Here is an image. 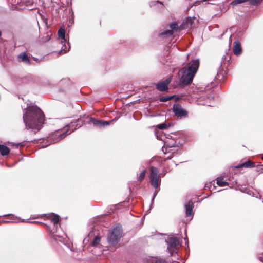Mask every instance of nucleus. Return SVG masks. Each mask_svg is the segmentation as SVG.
Returning a JSON list of instances; mask_svg holds the SVG:
<instances>
[{
    "instance_id": "nucleus-7",
    "label": "nucleus",
    "mask_w": 263,
    "mask_h": 263,
    "mask_svg": "<svg viewBox=\"0 0 263 263\" xmlns=\"http://www.w3.org/2000/svg\"><path fill=\"white\" fill-rule=\"evenodd\" d=\"M90 123L95 125H96L99 127L105 126L109 124L111 121H104L102 120H96L94 118H91L90 120Z\"/></svg>"
},
{
    "instance_id": "nucleus-24",
    "label": "nucleus",
    "mask_w": 263,
    "mask_h": 263,
    "mask_svg": "<svg viewBox=\"0 0 263 263\" xmlns=\"http://www.w3.org/2000/svg\"><path fill=\"white\" fill-rule=\"evenodd\" d=\"M172 98V97H163L160 98V100L161 102H165V101H167L170 100Z\"/></svg>"
},
{
    "instance_id": "nucleus-2",
    "label": "nucleus",
    "mask_w": 263,
    "mask_h": 263,
    "mask_svg": "<svg viewBox=\"0 0 263 263\" xmlns=\"http://www.w3.org/2000/svg\"><path fill=\"white\" fill-rule=\"evenodd\" d=\"M199 65L198 60H194L190 63L187 67L183 68L179 71L181 76L180 82L184 85L190 84L196 73Z\"/></svg>"
},
{
    "instance_id": "nucleus-22",
    "label": "nucleus",
    "mask_w": 263,
    "mask_h": 263,
    "mask_svg": "<svg viewBox=\"0 0 263 263\" xmlns=\"http://www.w3.org/2000/svg\"><path fill=\"white\" fill-rule=\"evenodd\" d=\"M146 172V170H144L140 174L139 177V180L140 181H142L144 179L145 176Z\"/></svg>"
},
{
    "instance_id": "nucleus-14",
    "label": "nucleus",
    "mask_w": 263,
    "mask_h": 263,
    "mask_svg": "<svg viewBox=\"0 0 263 263\" xmlns=\"http://www.w3.org/2000/svg\"><path fill=\"white\" fill-rule=\"evenodd\" d=\"M177 24H176V23L172 24L170 25V28H171L172 30L165 31L163 32V33H162V34L163 35H172L173 34V30L176 29L177 28Z\"/></svg>"
},
{
    "instance_id": "nucleus-6",
    "label": "nucleus",
    "mask_w": 263,
    "mask_h": 263,
    "mask_svg": "<svg viewBox=\"0 0 263 263\" xmlns=\"http://www.w3.org/2000/svg\"><path fill=\"white\" fill-rule=\"evenodd\" d=\"M173 111L178 117H186L187 115L186 111L184 110L179 104H174Z\"/></svg>"
},
{
    "instance_id": "nucleus-15",
    "label": "nucleus",
    "mask_w": 263,
    "mask_h": 263,
    "mask_svg": "<svg viewBox=\"0 0 263 263\" xmlns=\"http://www.w3.org/2000/svg\"><path fill=\"white\" fill-rule=\"evenodd\" d=\"M241 167H245L246 168L249 167H254V163L251 162V161H248L246 162L243 163L242 164L239 165L236 167L237 168H240Z\"/></svg>"
},
{
    "instance_id": "nucleus-1",
    "label": "nucleus",
    "mask_w": 263,
    "mask_h": 263,
    "mask_svg": "<svg viewBox=\"0 0 263 263\" xmlns=\"http://www.w3.org/2000/svg\"><path fill=\"white\" fill-rule=\"evenodd\" d=\"M23 120L27 128L39 130L44 123V115L36 106H30L25 109Z\"/></svg>"
},
{
    "instance_id": "nucleus-17",
    "label": "nucleus",
    "mask_w": 263,
    "mask_h": 263,
    "mask_svg": "<svg viewBox=\"0 0 263 263\" xmlns=\"http://www.w3.org/2000/svg\"><path fill=\"white\" fill-rule=\"evenodd\" d=\"M101 238L99 236H95L90 242V245L92 247H97L99 246Z\"/></svg>"
},
{
    "instance_id": "nucleus-21",
    "label": "nucleus",
    "mask_w": 263,
    "mask_h": 263,
    "mask_svg": "<svg viewBox=\"0 0 263 263\" xmlns=\"http://www.w3.org/2000/svg\"><path fill=\"white\" fill-rule=\"evenodd\" d=\"M58 135L59 136L58 138H56L55 139H54L53 142H57L59 140H60L61 139L64 138L66 135H68V134H67V132L63 133L62 134H59V132H58L57 133H56L55 135L57 136Z\"/></svg>"
},
{
    "instance_id": "nucleus-19",
    "label": "nucleus",
    "mask_w": 263,
    "mask_h": 263,
    "mask_svg": "<svg viewBox=\"0 0 263 263\" xmlns=\"http://www.w3.org/2000/svg\"><path fill=\"white\" fill-rule=\"evenodd\" d=\"M49 218L54 223L57 224L59 221V216L58 215L52 214L50 216Z\"/></svg>"
},
{
    "instance_id": "nucleus-10",
    "label": "nucleus",
    "mask_w": 263,
    "mask_h": 263,
    "mask_svg": "<svg viewBox=\"0 0 263 263\" xmlns=\"http://www.w3.org/2000/svg\"><path fill=\"white\" fill-rule=\"evenodd\" d=\"M246 1H249L252 5H257L259 4L262 0H235L231 3V4L232 5H235Z\"/></svg>"
},
{
    "instance_id": "nucleus-29",
    "label": "nucleus",
    "mask_w": 263,
    "mask_h": 263,
    "mask_svg": "<svg viewBox=\"0 0 263 263\" xmlns=\"http://www.w3.org/2000/svg\"><path fill=\"white\" fill-rule=\"evenodd\" d=\"M1 34H2V33H1V31H0V36H1Z\"/></svg>"
},
{
    "instance_id": "nucleus-4",
    "label": "nucleus",
    "mask_w": 263,
    "mask_h": 263,
    "mask_svg": "<svg viewBox=\"0 0 263 263\" xmlns=\"http://www.w3.org/2000/svg\"><path fill=\"white\" fill-rule=\"evenodd\" d=\"M165 241L167 244V250L171 255H173L180 246L179 241L176 237H169Z\"/></svg>"
},
{
    "instance_id": "nucleus-25",
    "label": "nucleus",
    "mask_w": 263,
    "mask_h": 263,
    "mask_svg": "<svg viewBox=\"0 0 263 263\" xmlns=\"http://www.w3.org/2000/svg\"><path fill=\"white\" fill-rule=\"evenodd\" d=\"M69 48H70V47H68V49H65V48H64V47L63 46V47H62V50H61V52H62V53H66V52H67V51H68V50H69Z\"/></svg>"
},
{
    "instance_id": "nucleus-23",
    "label": "nucleus",
    "mask_w": 263,
    "mask_h": 263,
    "mask_svg": "<svg viewBox=\"0 0 263 263\" xmlns=\"http://www.w3.org/2000/svg\"><path fill=\"white\" fill-rule=\"evenodd\" d=\"M157 127L160 129H164L167 128V125L165 123H162L158 125Z\"/></svg>"
},
{
    "instance_id": "nucleus-13",
    "label": "nucleus",
    "mask_w": 263,
    "mask_h": 263,
    "mask_svg": "<svg viewBox=\"0 0 263 263\" xmlns=\"http://www.w3.org/2000/svg\"><path fill=\"white\" fill-rule=\"evenodd\" d=\"M58 35L59 38H60L62 41V42H65V31L64 28H60L58 31Z\"/></svg>"
},
{
    "instance_id": "nucleus-28",
    "label": "nucleus",
    "mask_w": 263,
    "mask_h": 263,
    "mask_svg": "<svg viewBox=\"0 0 263 263\" xmlns=\"http://www.w3.org/2000/svg\"><path fill=\"white\" fill-rule=\"evenodd\" d=\"M71 126H73V124H72V123H71V125H70Z\"/></svg>"
},
{
    "instance_id": "nucleus-16",
    "label": "nucleus",
    "mask_w": 263,
    "mask_h": 263,
    "mask_svg": "<svg viewBox=\"0 0 263 263\" xmlns=\"http://www.w3.org/2000/svg\"><path fill=\"white\" fill-rule=\"evenodd\" d=\"M217 184L220 186H225L226 185H229V183L223 180V177H219L216 179Z\"/></svg>"
},
{
    "instance_id": "nucleus-30",
    "label": "nucleus",
    "mask_w": 263,
    "mask_h": 263,
    "mask_svg": "<svg viewBox=\"0 0 263 263\" xmlns=\"http://www.w3.org/2000/svg\"><path fill=\"white\" fill-rule=\"evenodd\" d=\"M262 160H263V155H262Z\"/></svg>"
},
{
    "instance_id": "nucleus-18",
    "label": "nucleus",
    "mask_w": 263,
    "mask_h": 263,
    "mask_svg": "<svg viewBox=\"0 0 263 263\" xmlns=\"http://www.w3.org/2000/svg\"><path fill=\"white\" fill-rule=\"evenodd\" d=\"M0 153L3 156L7 155L9 153V149L6 146L0 145Z\"/></svg>"
},
{
    "instance_id": "nucleus-20",
    "label": "nucleus",
    "mask_w": 263,
    "mask_h": 263,
    "mask_svg": "<svg viewBox=\"0 0 263 263\" xmlns=\"http://www.w3.org/2000/svg\"><path fill=\"white\" fill-rule=\"evenodd\" d=\"M149 263H167L165 260L158 258L157 257L152 258Z\"/></svg>"
},
{
    "instance_id": "nucleus-11",
    "label": "nucleus",
    "mask_w": 263,
    "mask_h": 263,
    "mask_svg": "<svg viewBox=\"0 0 263 263\" xmlns=\"http://www.w3.org/2000/svg\"><path fill=\"white\" fill-rule=\"evenodd\" d=\"M17 59L19 61L22 62L25 64H29L30 63V60L28 55L24 52L21 53L17 56Z\"/></svg>"
},
{
    "instance_id": "nucleus-27",
    "label": "nucleus",
    "mask_w": 263,
    "mask_h": 263,
    "mask_svg": "<svg viewBox=\"0 0 263 263\" xmlns=\"http://www.w3.org/2000/svg\"><path fill=\"white\" fill-rule=\"evenodd\" d=\"M90 236H92V234L91 233H90V234H89V237Z\"/></svg>"
},
{
    "instance_id": "nucleus-9",
    "label": "nucleus",
    "mask_w": 263,
    "mask_h": 263,
    "mask_svg": "<svg viewBox=\"0 0 263 263\" xmlns=\"http://www.w3.org/2000/svg\"><path fill=\"white\" fill-rule=\"evenodd\" d=\"M194 207V204L193 202L190 201L185 205L186 215L187 216H192L193 215V208Z\"/></svg>"
},
{
    "instance_id": "nucleus-26",
    "label": "nucleus",
    "mask_w": 263,
    "mask_h": 263,
    "mask_svg": "<svg viewBox=\"0 0 263 263\" xmlns=\"http://www.w3.org/2000/svg\"><path fill=\"white\" fill-rule=\"evenodd\" d=\"M89 241L88 238H86L84 240V243H86V242H87V241Z\"/></svg>"
},
{
    "instance_id": "nucleus-5",
    "label": "nucleus",
    "mask_w": 263,
    "mask_h": 263,
    "mask_svg": "<svg viewBox=\"0 0 263 263\" xmlns=\"http://www.w3.org/2000/svg\"><path fill=\"white\" fill-rule=\"evenodd\" d=\"M150 182L151 184L155 188L158 187L159 185V171L155 167H151L150 170Z\"/></svg>"
},
{
    "instance_id": "nucleus-8",
    "label": "nucleus",
    "mask_w": 263,
    "mask_h": 263,
    "mask_svg": "<svg viewBox=\"0 0 263 263\" xmlns=\"http://www.w3.org/2000/svg\"><path fill=\"white\" fill-rule=\"evenodd\" d=\"M170 82L171 80L170 79H167L163 82L158 83L156 86L157 89L161 91L167 90L168 88L167 85Z\"/></svg>"
},
{
    "instance_id": "nucleus-12",
    "label": "nucleus",
    "mask_w": 263,
    "mask_h": 263,
    "mask_svg": "<svg viewBox=\"0 0 263 263\" xmlns=\"http://www.w3.org/2000/svg\"><path fill=\"white\" fill-rule=\"evenodd\" d=\"M234 53L236 55H239L241 52L240 44L238 42H234V46L233 49Z\"/></svg>"
},
{
    "instance_id": "nucleus-3",
    "label": "nucleus",
    "mask_w": 263,
    "mask_h": 263,
    "mask_svg": "<svg viewBox=\"0 0 263 263\" xmlns=\"http://www.w3.org/2000/svg\"><path fill=\"white\" fill-rule=\"evenodd\" d=\"M122 230L120 227L118 226L115 228L107 237L108 243L112 246L117 245L122 237Z\"/></svg>"
}]
</instances>
